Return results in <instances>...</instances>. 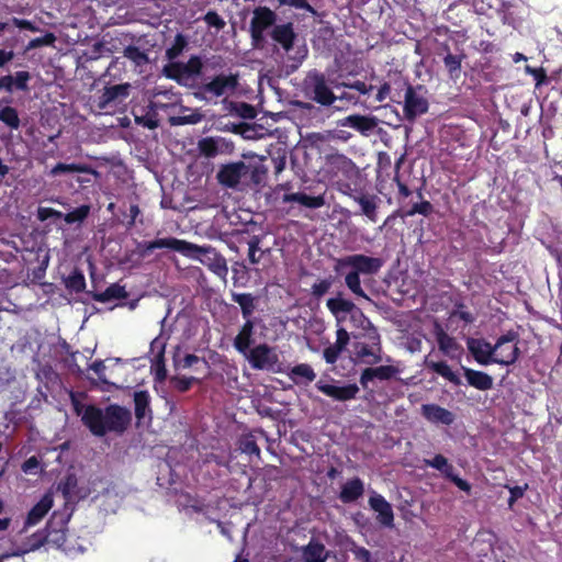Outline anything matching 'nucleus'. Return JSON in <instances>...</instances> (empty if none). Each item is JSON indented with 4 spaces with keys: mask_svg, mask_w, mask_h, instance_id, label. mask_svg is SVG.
Returning a JSON list of instances; mask_svg holds the SVG:
<instances>
[{
    "mask_svg": "<svg viewBox=\"0 0 562 562\" xmlns=\"http://www.w3.org/2000/svg\"><path fill=\"white\" fill-rule=\"evenodd\" d=\"M289 378L295 384L310 383L315 380L316 373L310 364L301 363L291 369Z\"/></svg>",
    "mask_w": 562,
    "mask_h": 562,
    "instance_id": "31",
    "label": "nucleus"
},
{
    "mask_svg": "<svg viewBox=\"0 0 562 562\" xmlns=\"http://www.w3.org/2000/svg\"><path fill=\"white\" fill-rule=\"evenodd\" d=\"M361 209V213L372 223L378 221L380 199L374 194L361 193L352 196Z\"/></svg>",
    "mask_w": 562,
    "mask_h": 562,
    "instance_id": "20",
    "label": "nucleus"
},
{
    "mask_svg": "<svg viewBox=\"0 0 562 562\" xmlns=\"http://www.w3.org/2000/svg\"><path fill=\"white\" fill-rule=\"evenodd\" d=\"M351 552L353 553L355 559L358 560L359 562H370L371 554L367 549L353 546L351 548Z\"/></svg>",
    "mask_w": 562,
    "mask_h": 562,
    "instance_id": "58",
    "label": "nucleus"
},
{
    "mask_svg": "<svg viewBox=\"0 0 562 562\" xmlns=\"http://www.w3.org/2000/svg\"><path fill=\"white\" fill-rule=\"evenodd\" d=\"M427 367L431 369L434 372L453 383L454 385L461 384V379L459 375L452 371L450 366L445 361H427Z\"/></svg>",
    "mask_w": 562,
    "mask_h": 562,
    "instance_id": "32",
    "label": "nucleus"
},
{
    "mask_svg": "<svg viewBox=\"0 0 562 562\" xmlns=\"http://www.w3.org/2000/svg\"><path fill=\"white\" fill-rule=\"evenodd\" d=\"M341 352L342 349L335 345H330L327 348H325L323 356L327 363L333 364L337 361Z\"/></svg>",
    "mask_w": 562,
    "mask_h": 562,
    "instance_id": "49",
    "label": "nucleus"
},
{
    "mask_svg": "<svg viewBox=\"0 0 562 562\" xmlns=\"http://www.w3.org/2000/svg\"><path fill=\"white\" fill-rule=\"evenodd\" d=\"M90 369L98 375L99 380L103 383H110V380L106 375V371L111 368L106 366L103 361H95L90 366Z\"/></svg>",
    "mask_w": 562,
    "mask_h": 562,
    "instance_id": "45",
    "label": "nucleus"
},
{
    "mask_svg": "<svg viewBox=\"0 0 562 562\" xmlns=\"http://www.w3.org/2000/svg\"><path fill=\"white\" fill-rule=\"evenodd\" d=\"M13 24L19 27V29H25V30H29L31 32H38V27H36L32 22L27 21V20H22V19H18V18H14L12 20Z\"/></svg>",
    "mask_w": 562,
    "mask_h": 562,
    "instance_id": "61",
    "label": "nucleus"
},
{
    "mask_svg": "<svg viewBox=\"0 0 562 562\" xmlns=\"http://www.w3.org/2000/svg\"><path fill=\"white\" fill-rule=\"evenodd\" d=\"M284 5L294 7L297 9H306L310 10L311 5L306 0H284Z\"/></svg>",
    "mask_w": 562,
    "mask_h": 562,
    "instance_id": "63",
    "label": "nucleus"
},
{
    "mask_svg": "<svg viewBox=\"0 0 562 562\" xmlns=\"http://www.w3.org/2000/svg\"><path fill=\"white\" fill-rule=\"evenodd\" d=\"M260 239L257 236H252L248 241V258L251 263H258L262 256L263 250L260 248Z\"/></svg>",
    "mask_w": 562,
    "mask_h": 562,
    "instance_id": "39",
    "label": "nucleus"
},
{
    "mask_svg": "<svg viewBox=\"0 0 562 562\" xmlns=\"http://www.w3.org/2000/svg\"><path fill=\"white\" fill-rule=\"evenodd\" d=\"M277 20L276 13L267 7H258L252 12L250 21V34L255 46L263 42V33L272 26Z\"/></svg>",
    "mask_w": 562,
    "mask_h": 562,
    "instance_id": "4",
    "label": "nucleus"
},
{
    "mask_svg": "<svg viewBox=\"0 0 562 562\" xmlns=\"http://www.w3.org/2000/svg\"><path fill=\"white\" fill-rule=\"evenodd\" d=\"M372 370L375 378L381 380L390 379L395 372V369L390 366H381L378 368H372Z\"/></svg>",
    "mask_w": 562,
    "mask_h": 562,
    "instance_id": "55",
    "label": "nucleus"
},
{
    "mask_svg": "<svg viewBox=\"0 0 562 562\" xmlns=\"http://www.w3.org/2000/svg\"><path fill=\"white\" fill-rule=\"evenodd\" d=\"M509 488V492H510V497L508 499V506L512 508L514 503L522 497L526 488H527V485L525 486H513V487H508Z\"/></svg>",
    "mask_w": 562,
    "mask_h": 562,
    "instance_id": "59",
    "label": "nucleus"
},
{
    "mask_svg": "<svg viewBox=\"0 0 562 562\" xmlns=\"http://www.w3.org/2000/svg\"><path fill=\"white\" fill-rule=\"evenodd\" d=\"M204 21L209 26L222 30L225 26V21L214 11H209L204 15Z\"/></svg>",
    "mask_w": 562,
    "mask_h": 562,
    "instance_id": "47",
    "label": "nucleus"
},
{
    "mask_svg": "<svg viewBox=\"0 0 562 562\" xmlns=\"http://www.w3.org/2000/svg\"><path fill=\"white\" fill-rule=\"evenodd\" d=\"M90 207L88 205H82L72 212H69L65 215V221L69 224L75 222H80L85 220L89 214Z\"/></svg>",
    "mask_w": 562,
    "mask_h": 562,
    "instance_id": "43",
    "label": "nucleus"
},
{
    "mask_svg": "<svg viewBox=\"0 0 562 562\" xmlns=\"http://www.w3.org/2000/svg\"><path fill=\"white\" fill-rule=\"evenodd\" d=\"M248 172L249 167L244 161L231 162L221 167L217 180L224 187L236 188Z\"/></svg>",
    "mask_w": 562,
    "mask_h": 562,
    "instance_id": "8",
    "label": "nucleus"
},
{
    "mask_svg": "<svg viewBox=\"0 0 562 562\" xmlns=\"http://www.w3.org/2000/svg\"><path fill=\"white\" fill-rule=\"evenodd\" d=\"M519 355V349L514 334L501 337L493 346V363L503 366L513 364Z\"/></svg>",
    "mask_w": 562,
    "mask_h": 562,
    "instance_id": "5",
    "label": "nucleus"
},
{
    "mask_svg": "<svg viewBox=\"0 0 562 562\" xmlns=\"http://www.w3.org/2000/svg\"><path fill=\"white\" fill-rule=\"evenodd\" d=\"M200 361L199 357L194 356V355H187L182 360H181V367L187 369V368H190L192 367L193 364L198 363Z\"/></svg>",
    "mask_w": 562,
    "mask_h": 562,
    "instance_id": "64",
    "label": "nucleus"
},
{
    "mask_svg": "<svg viewBox=\"0 0 562 562\" xmlns=\"http://www.w3.org/2000/svg\"><path fill=\"white\" fill-rule=\"evenodd\" d=\"M124 56L132 60L136 66H143L148 61L146 54L135 46L126 47Z\"/></svg>",
    "mask_w": 562,
    "mask_h": 562,
    "instance_id": "41",
    "label": "nucleus"
},
{
    "mask_svg": "<svg viewBox=\"0 0 562 562\" xmlns=\"http://www.w3.org/2000/svg\"><path fill=\"white\" fill-rule=\"evenodd\" d=\"M240 449L244 453H247V454H255L256 457H259L260 456V449L259 447L257 446V443L250 439V438H246L245 440H243L241 442V446H240Z\"/></svg>",
    "mask_w": 562,
    "mask_h": 562,
    "instance_id": "53",
    "label": "nucleus"
},
{
    "mask_svg": "<svg viewBox=\"0 0 562 562\" xmlns=\"http://www.w3.org/2000/svg\"><path fill=\"white\" fill-rule=\"evenodd\" d=\"M369 505L378 514L376 519L380 524L386 527L393 526L394 514L392 506L382 495L373 493L369 498Z\"/></svg>",
    "mask_w": 562,
    "mask_h": 562,
    "instance_id": "15",
    "label": "nucleus"
},
{
    "mask_svg": "<svg viewBox=\"0 0 562 562\" xmlns=\"http://www.w3.org/2000/svg\"><path fill=\"white\" fill-rule=\"evenodd\" d=\"M326 306L334 316H338V314H350V312H355L353 317H361V310H359L351 301L346 300L340 295L328 299Z\"/></svg>",
    "mask_w": 562,
    "mask_h": 562,
    "instance_id": "23",
    "label": "nucleus"
},
{
    "mask_svg": "<svg viewBox=\"0 0 562 562\" xmlns=\"http://www.w3.org/2000/svg\"><path fill=\"white\" fill-rule=\"evenodd\" d=\"M435 336L440 351L451 359H457L462 353V347L449 336L440 326L435 327Z\"/></svg>",
    "mask_w": 562,
    "mask_h": 562,
    "instance_id": "17",
    "label": "nucleus"
},
{
    "mask_svg": "<svg viewBox=\"0 0 562 562\" xmlns=\"http://www.w3.org/2000/svg\"><path fill=\"white\" fill-rule=\"evenodd\" d=\"M102 296L104 300L124 299L126 296V291L123 286L119 284H112L104 291Z\"/></svg>",
    "mask_w": 562,
    "mask_h": 562,
    "instance_id": "46",
    "label": "nucleus"
},
{
    "mask_svg": "<svg viewBox=\"0 0 562 562\" xmlns=\"http://www.w3.org/2000/svg\"><path fill=\"white\" fill-rule=\"evenodd\" d=\"M462 370L464 372L465 379L468 383L481 391H486L492 389L493 386V379L491 375H488L485 372L476 371L470 368L462 367Z\"/></svg>",
    "mask_w": 562,
    "mask_h": 562,
    "instance_id": "24",
    "label": "nucleus"
},
{
    "mask_svg": "<svg viewBox=\"0 0 562 562\" xmlns=\"http://www.w3.org/2000/svg\"><path fill=\"white\" fill-rule=\"evenodd\" d=\"M422 415L430 423L451 425L454 422V414L437 404H424Z\"/></svg>",
    "mask_w": 562,
    "mask_h": 562,
    "instance_id": "18",
    "label": "nucleus"
},
{
    "mask_svg": "<svg viewBox=\"0 0 562 562\" xmlns=\"http://www.w3.org/2000/svg\"><path fill=\"white\" fill-rule=\"evenodd\" d=\"M236 85V77L221 75L204 86V92L214 97H222L234 91Z\"/></svg>",
    "mask_w": 562,
    "mask_h": 562,
    "instance_id": "19",
    "label": "nucleus"
},
{
    "mask_svg": "<svg viewBox=\"0 0 562 562\" xmlns=\"http://www.w3.org/2000/svg\"><path fill=\"white\" fill-rule=\"evenodd\" d=\"M306 86L310 94L312 95V99L323 105H329L336 100V97L326 85L323 76H310L306 81Z\"/></svg>",
    "mask_w": 562,
    "mask_h": 562,
    "instance_id": "11",
    "label": "nucleus"
},
{
    "mask_svg": "<svg viewBox=\"0 0 562 562\" xmlns=\"http://www.w3.org/2000/svg\"><path fill=\"white\" fill-rule=\"evenodd\" d=\"M105 434L108 431L122 432L131 422L130 412L119 405H110L105 409Z\"/></svg>",
    "mask_w": 562,
    "mask_h": 562,
    "instance_id": "10",
    "label": "nucleus"
},
{
    "mask_svg": "<svg viewBox=\"0 0 562 562\" xmlns=\"http://www.w3.org/2000/svg\"><path fill=\"white\" fill-rule=\"evenodd\" d=\"M372 341L376 346L375 348L369 347L367 345H360L357 350V357L367 364H375L382 360L380 355L381 349L379 347V339Z\"/></svg>",
    "mask_w": 562,
    "mask_h": 562,
    "instance_id": "33",
    "label": "nucleus"
},
{
    "mask_svg": "<svg viewBox=\"0 0 562 562\" xmlns=\"http://www.w3.org/2000/svg\"><path fill=\"white\" fill-rule=\"evenodd\" d=\"M428 110V102L425 97L408 87L405 92L404 112L408 120H414L416 116L424 114Z\"/></svg>",
    "mask_w": 562,
    "mask_h": 562,
    "instance_id": "12",
    "label": "nucleus"
},
{
    "mask_svg": "<svg viewBox=\"0 0 562 562\" xmlns=\"http://www.w3.org/2000/svg\"><path fill=\"white\" fill-rule=\"evenodd\" d=\"M363 482L356 477L342 485L339 497L344 503H350L358 499L363 494Z\"/></svg>",
    "mask_w": 562,
    "mask_h": 562,
    "instance_id": "28",
    "label": "nucleus"
},
{
    "mask_svg": "<svg viewBox=\"0 0 562 562\" xmlns=\"http://www.w3.org/2000/svg\"><path fill=\"white\" fill-rule=\"evenodd\" d=\"M142 247H143V250L140 252L142 256H146L149 252H151L154 249H158V248L171 249L179 254L186 252V250H187L184 240L178 239L175 237L159 238V239H156L153 241H148V243L142 245Z\"/></svg>",
    "mask_w": 562,
    "mask_h": 562,
    "instance_id": "21",
    "label": "nucleus"
},
{
    "mask_svg": "<svg viewBox=\"0 0 562 562\" xmlns=\"http://www.w3.org/2000/svg\"><path fill=\"white\" fill-rule=\"evenodd\" d=\"M431 209H432L431 204L428 201H424L422 203L414 204L412 210H409L407 212V215L408 216H413L415 214L428 215L431 212Z\"/></svg>",
    "mask_w": 562,
    "mask_h": 562,
    "instance_id": "52",
    "label": "nucleus"
},
{
    "mask_svg": "<svg viewBox=\"0 0 562 562\" xmlns=\"http://www.w3.org/2000/svg\"><path fill=\"white\" fill-rule=\"evenodd\" d=\"M349 342V334L344 327H337L335 346L345 349Z\"/></svg>",
    "mask_w": 562,
    "mask_h": 562,
    "instance_id": "54",
    "label": "nucleus"
},
{
    "mask_svg": "<svg viewBox=\"0 0 562 562\" xmlns=\"http://www.w3.org/2000/svg\"><path fill=\"white\" fill-rule=\"evenodd\" d=\"M46 541V533L44 531H36L32 536H30L25 542L12 552L14 557H22L29 552H33L38 550Z\"/></svg>",
    "mask_w": 562,
    "mask_h": 562,
    "instance_id": "30",
    "label": "nucleus"
},
{
    "mask_svg": "<svg viewBox=\"0 0 562 562\" xmlns=\"http://www.w3.org/2000/svg\"><path fill=\"white\" fill-rule=\"evenodd\" d=\"M40 467V461L36 457L29 458L23 464H22V471L24 473H34Z\"/></svg>",
    "mask_w": 562,
    "mask_h": 562,
    "instance_id": "60",
    "label": "nucleus"
},
{
    "mask_svg": "<svg viewBox=\"0 0 562 562\" xmlns=\"http://www.w3.org/2000/svg\"><path fill=\"white\" fill-rule=\"evenodd\" d=\"M186 252L182 256L198 260L207 267L221 280L226 281L228 267L226 259L211 246H199L196 244L184 240Z\"/></svg>",
    "mask_w": 562,
    "mask_h": 562,
    "instance_id": "2",
    "label": "nucleus"
},
{
    "mask_svg": "<svg viewBox=\"0 0 562 562\" xmlns=\"http://www.w3.org/2000/svg\"><path fill=\"white\" fill-rule=\"evenodd\" d=\"M282 201L285 203L296 202L308 209H318L325 205V199L322 195L310 196L305 193H290L284 194Z\"/></svg>",
    "mask_w": 562,
    "mask_h": 562,
    "instance_id": "27",
    "label": "nucleus"
},
{
    "mask_svg": "<svg viewBox=\"0 0 562 562\" xmlns=\"http://www.w3.org/2000/svg\"><path fill=\"white\" fill-rule=\"evenodd\" d=\"M426 463L439 470L446 477L450 479L461 491H464L467 493L471 492V485L460 476L456 475L453 473L454 469L453 467L448 462L447 458H445L441 454H437L431 460H426Z\"/></svg>",
    "mask_w": 562,
    "mask_h": 562,
    "instance_id": "13",
    "label": "nucleus"
},
{
    "mask_svg": "<svg viewBox=\"0 0 562 562\" xmlns=\"http://www.w3.org/2000/svg\"><path fill=\"white\" fill-rule=\"evenodd\" d=\"M29 79L30 75L27 71H18L13 77V87L15 86L18 89L24 90Z\"/></svg>",
    "mask_w": 562,
    "mask_h": 562,
    "instance_id": "57",
    "label": "nucleus"
},
{
    "mask_svg": "<svg viewBox=\"0 0 562 562\" xmlns=\"http://www.w3.org/2000/svg\"><path fill=\"white\" fill-rule=\"evenodd\" d=\"M134 117H135V122L138 125H142V126L150 128V130L156 128L158 125L157 120L151 114H146V115L134 114Z\"/></svg>",
    "mask_w": 562,
    "mask_h": 562,
    "instance_id": "51",
    "label": "nucleus"
},
{
    "mask_svg": "<svg viewBox=\"0 0 562 562\" xmlns=\"http://www.w3.org/2000/svg\"><path fill=\"white\" fill-rule=\"evenodd\" d=\"M316 387L325 395L333 397L337 401L352 400L359 392V387L356 384L338 386L333 384H326L319 381L316 383Z\"/></svg>",
    "mask_w": 562,
    "mask_h": 562,
    "instance_id": "16",
    "label": "nucleus"
},
{
    "mask_svg": "<svg viewBox=\"0 0 562 562\" xmlns=\"http://www.w3.org/2000/svg\"><path fill=\"white\" fill-rule=\"evenodd\" d=\"M134 402H135V413L138 418H142L145 416L146 409L148 407L149 403V395L147 392H136L134 395Z\"/></svg>",
    "mask_w": 562,
    "mask_h": 562,
    "instance_id": "42",
    "label": "nucleus"
},
{
    "mask_svg": "<svg viewBox=\"0 0 562 562\" xmlns=\"http://www.w3.org/2000/svg\"><path fill=\"white\" fill-rule=\"evenodd\" d=\"M63 172H80V173H95L91 168L86 165H77V164H57L52 170V176H57Z\"/></svg>",
    "mask_w": 562,
    "mask_h": 562,
    "instance_id": "35",
    "label": "nucleus"
},
{
    "mask_svg": "<svg viewBox=\"0 0 562 562\" xmlns=\"http://www.w3.org/2000/svg\"><path fill=\"white\" fill-rule=\"evenodd\" d=\"M374 378L375 375L373 374L372 368H368L362 372L360 376V383L362 384L363 387H367L369 382L372 381Z\"/></svg>",
    "mask_w": 562,
    "mask_h": 562,
    "instance_id": "62",
    "label": "nucleus"
},
{
    "mask_svg": "<svg viewBox=\"0 0 562 562\" xmlns=\"http://www.w3.org/2000/svg\"><path fill=\"white\" fill-rule=\"evenodd\" d=\"M72 404L76 414L81 417L85 426H87L94 436L101 437L105 435V411L93 405H83L74 396Z\"/></svg>",
    "mask_w": 562,
    "mask_h": 562,
    "instance_id": "3",
    "label": "nucleus"
},
{
    "mask_svg": "<svg viewBox=\"0 0 562 562\" xmlns=\"http://www.w3.org/2000/svg\"><path fill=\"white\" fill-rule=\"evenodd\" d=\"M252 331L254 323L247 319L234 340L235 348L245 356L250 351L249 347L251 345Z\"/></svg>",
    "mask_w": 562,
    "mask_h": 562,
    "instance_id": "29",
    "label": "nucleus"
},
{
    "mask_svg": "<svg viewBox=\"0 0 562 562\" xmlns=\"http://www.w3.org/2000/svg\"><path fill=\"white\" fill-rule=\"evenodd\" d=\"M445 66L447 67L448 71L452 75L454 72H458L461 68V59L452 54H448L445 57Z\"/></svg>",
    "mask_w": 562,
    "mask_h": 562,
    "instance_id": "50",
    "label": "nucleus"
},
{
    "mask_svg": "<svg viewBox=\"0 0 562 562\" xmlns=\"http://www.w3.org/2000/svg\"><path fill=\"white\" fill-rule=\"evenodd\" d=\"M350 321L352 323H355L356 325L364 328V329H369V338L371 340H378L380 337H379V334L378 331L375 330V328L372 327L370 321L364 316V314L361 312V317H353L355 316V312H350Z\"/></svg>",
    "mask_w": 562,
    "mask_h": 562,
    "instance_id": "40",
    "label": "nucleus"
},
{
    "mask_svg": "<svg viewBox=\"0 0 562 562\" xmlns=\"http://www.w3.org/2000/svg\"><path fill=\"white\" fill-rule=\"evenodd\" d=\"M324 547L319 544H310L304 551L305 562H324Z\"/></svg>",
    "mask_w": 562,
    "mask_h": 562,
    "instance_id": "38",
    "label": "nucleus"
},
{
    "mask_svg": "<svg viewBox=\"0 0 562 562\" xmlns=\"http://www.w3.org/2000/svg\"><path fill=\"white\" fill-rule=\"evenodd\" d=\"M130 85H116L105 88L97 101L100 111H110L121 103L128 94Z\"/></svg>",
    "mask_w": 562,
    "mask_h": 562,
    "instance_id": "9",
    "label": "nucleus"
},
{
    "mask_svg": "<svg viewBox=\"0 0 562 562\" xmlns=\"http://www.w3.org/2000/svg\"><path fill=\"white\" fill-rule=\"evenodd\" d=\"M251 367L258 370H274L279 358L273 348L259 345L246 355Z\"/></svg>",
    "mask_w": 562,
    "mask_h": 562,
    "instance_id": "7",
    "label": "nucleus"
},
{
    "mask_svg": "<svg viewBox=\"0 0 562 562\" xmlns=\"http://www.w3.org/2000/svg\"><path fill=\"white\" fill-rule=\"evenodd\" d=\"M341 126L352 127L367 135L376 126V120L362 115H349L341 121Z\"/></svg>",
    "mask_w": 562,
    "mask_h": 562,
    "instance_id": "25",
    "label": "nucleus"
},
{
    "mask_svg": "<svg viewBox=\"0 0 562 562\" xmlns=\"http://www.w3.org/2000/svg\"><path fill=\"white\" fill-rule=\"evenodd\" d=\"M467 346L474 357L475 361L481 366L493 363V346L479 338H468Z\"/></svg>",
    "mask_w": 562,
    "mask_h": 562,
    "instance_id": "14",
    "label": "nucleus"
},
{
    "mask_svg": "<svg viewBox=\"0 0 562 562\" xmlns=\"http://www.w3.org/2000/svg\"><path fill=\"white\" fill-rule=\"evenodd\" d=\"M0 121L13 130L20 126L18 112L11 106H5L0 111Z\"/></svg>",
    "mask_w": 562,
    "mask_h": 562,
    "instance_id": "37",
    "label": "nucleus"
},
{
    "mask_svg": "<svg viewBox=\"0 0 562 562\" xmlns=\"http://www.w3.org/2000/svg\"><path fill=\"white\" fill-rule=\"evenodd\" d=\"M202 69V63L198 57H191L187 63H173L166 68L167 76L180 83H189Z\"/></svg>",
    "mask_w": 562,
    "mask_h": 562,
    "instance_id": "6",
    "label": "nucleus"
},
{
    "mask_svg": "<svg viewBox=\"0 0 562 562\" xmlns=\"http://www.w3.org/2000/svg\"><path fill=\"white\" fill-rule=\"evenodd\" d=\"M383 266L380 258L369 257L364 255H351L340 258L336 261L335 270L337 272L345 268L352 270L346 274L345 282L347 288L357 296L370 300L361 288L360 273L374 274Z\"/></svg>",
    "mask_w": 562,
    "mask_h": 562,
    "instance_id": "1",
    "label": "nucleus"
},
{
    "mask_svg": "<svg viewBox=\"0 0 562 562\" xmlns=\"http://www.w3.org/2000/svg\"><path fill=\"white\" fill-rule=\"evenodd\" d=\"M56 36L53 33H47L43 37H36L30 41L26 46L27 50L37 48L40 46H50L55 43Z\"/></svg>",
    "mask_w": 562,
    "mask_h": 562,
    "instance_id": "44",
    "label": "nucleus"
},
{
    "mask_svg": "<svg viewBox=\"0 0 562 562\" xmlns=\"http://www.w3.org/2000/svg\"><path fill=\"white\" fill-rule=\"evenodd\" d=\"M272 38L286 52L292 48L295 34L291 23L276 25L272 30Z\"/></svg>",
    "mask_w": 562,
    "mask_h": 562,
    "instance_id": "26",
    "label": "nucleus"
},
{
    "mask_svg": "<svg viewBox=\"0 0 562 562\" xmlns=\"http://www.w3.org/2000/svg\"><path fill=\"white\" fill-rule=\"evenodd\" d=\"M194 380V378L177 376L172 380V383L178 391L186 392Z\"/></svg>",
    "mask_w": 562,
    "mask_h": 562,
    "instance_id": "56",
    "label": "nucleus"
},
{
    "mask_svg": "<svg viewBox=\"0 0 562 562\" xmlns=\"http://www.w3.org/2000/svg\"><path fill=\"white\" fill-rule=\"evenodd\" d=\"M198 148L205 157H215L218 154V140L213 137L202 138Z\"/></svg>",
    "mask_w": 562,
    "mask_h": 562,
    "instance_id": "36",
    "label": "nucleus"
},
{
    "mask_svg": "<svg viewBox=\"0 0 562 562\" xmlns=\"http://www.w3.org/2000/svg\"><path fill=\"white\" fill-rule=\"evenodd\" d=\"M233 301L241 307L243 315L245 318H248L252 314V312L255 310V304H254L255 300L251 294H249V293L233 294Z\"/></svg>",
    "mask_w": 562,
    "mask_h": 562,
    "instance_id": "34",
    "label": "nucleus"
},
{
    "mask_svg": "<svg viewBox=\"0 0 562 562\" xmlns=\"http://www.w3.org/2000/svg\"><path fill=\"white\" fill-rule=\"evenodd\" d=\"M330 286H331L330 279L321 280L318 282H315L312 285V293H313V295L321 297L322 295H324L325 293H327L329 291Z\"/></svg>",
    "mask_w": 562,
    "mask_h": 562,
    "instance_id": "48",
    "label": "nucleus"
},
{
    "mask_svg": "<svg viewBox=\"0 0 562 562\" xmlns=\"http://www.w3.org/2000/svg\"><path fill=\"white\" fill-rule=\"evenodd\" d=\"M53 495L50 493L45 494L41 498V501L37 504H35L33 508L29 512L25 520V528L38 524L53 507Z\"/></svg>",
    "mask_w": 562,
    "mask_h": 562,
    "instance_id": "22",
    "label": "nucleus"
}]
</instances>
